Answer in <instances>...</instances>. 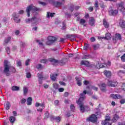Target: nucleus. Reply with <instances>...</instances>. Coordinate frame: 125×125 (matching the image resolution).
Segmentation results:
<instances>
[{
	"label": "nucleus",
	"instance_id": "nucleus-47",
	"mask_svg": "<svg viewBox=\"0 0 125 125\" xmlns=\"http://www.w3.org/2000/svg\"><path fill=\"white\" fill-rule=\"evenodd\" d=\"M110 116H106L104 122H110Z\"/></svg>",
	"mask_w": 125,
	"mask_h": 125
},
{
	"label": "nucleus",
	"instance_id": "nucleus-32",
	"mask_svg": "<svg viewBox=\"0 0 125 125\" xmlns=\"http://www.w3.org/2000/svg\"><path fill=\"white\" fill-rule=\"evenodd\" d=\"M9 121L11 124H13V123H14V122H15V117H14V116L10 117Z\"/></svg>",
	"mask_w": 125,
	"mask_h": 125
},
{
	"label": "nucleus",
	"instance_id": "nucleus-8",
	"mask_svg": "<svg viewBox=\"0 0 125 125\" xmlns=\"http://www.w3.org/2000/svg\"><path fill=\"white\" fill-rule=\"evenodd\" d=\"M37 77L39 83L42 84V80H45V78L43 77V74L42 73H38Z\"/></svg>",
	"mask_w": 125,
	"mask_h": 125
},
{
	"label": "nucleus",
	"instance_id": "nucleus-12",
	"mask_svg": "<svg viewBox=\"0 0 125 125\" xmlns=\"http://www.w3.org/2000/svg\"><path fill=\"white\" fill-rule=\"evenodd\" d=\"M107 85H108V86H111V87H115L118 85V82L108 81L107 83Z\"/></svg>",
	"mask_w": 125,
	"mask_h": 125
},
{
	"label": "nucleus",
	"instance_id": "nucleus-39",
	"mask_svg": "<svg viewBox=\"0 0 125 125\" xmlns=\"http://www.w3.org/2000/svg\"><path fill=\"white\" fill-rule=\"evenodd\" d=\"M102 124L104 125H112L111 123H109V122H106V121H102Z\"/></svg>",
	"mask_w": 125,
	"mask_h": 125
},
{
	"label": "nucleus",
	"instance_id": "nucleus-51",
	"mask_svg": "<svg viewBox=\"0 0 125 125\" xmlns=\"http://www.w3.org/2000/svg\"><path fill=\"white\" fill-rule=\"evenodd\" d=\"M37 69H42V65L41 64H39L37 65Z\"/></svg>",
	"mask_w": 125,
	"mask_h": 125
},
{
	"label": "nucleus",
	"instance_id": "nucleus-16",
	"mask_svg": "<svg viewBox=\"0 0 125 125\" xmlns=\"http://www.w3.org/2000/svg\"><path fill=\"white\" fill-rule=\"evenodd\" d=\"M110 96L113 99H122L123 98V97L119 94H111Z\"/></svg>",
	"mask_w": 125,
	"mask_h": 125
},
{
	"label": "nucleus",
	"instance_id": "nucleus-5",
	"mask_svg": "<svg viewBox=\"0 0 125 125\" xmlns=\"http://www.w3.org/2000/svg\"><path fill=\"white\" fill-rule=\"evenodd\" d=\"M49 3L53 4L54 6L55 7H59V6H61L63 3H64V0H61V1H54L55 0H47Z\"/></svg>",
	"mask_w": 125,
	"mask_h": 125
},
{
	"label": "nucleus",
	"instance_id": "nucleus-43",
	"mask_svg": "<svg viewBox=\"0 0 125 125\" xmlns=\"http://www.w3.org/2000/svg\"><path fill=\"white\" fill-rule=\"evenodd\" d=\"M39 4H42V5L43 6H45V5H46V3L45 2H42L41 1H39Z\"/></svg>",
	"mask_w": 125,
	"mask_h": 125
},
{
	"label": "nucleus",
	"instance_id": "nucleus-9",
	"mask_svg": "<svg viewBox=\"0 0 125 125\" xmlns=\"http://www.w3.org/2000/svg\"><path fill=\"white\" fill-rule=\"evenodd\" d=\"M87 120L89 121V122H91V123H95L96 121H97V117H96L95 114H93L91 115L90 117L87 119Z\"/></svg>",
	"mask_w": 125,
	"mask_h": 125
},
{
	"label": "nucleus",
	"instance_id": "nucleus-20",
	"mask_svg": "<svg viewBox=\"0 0 125 125\" xmlns=\"http://www.w3.org/2000/svg\"><path fill=\"white\" fill-rule=\"evenodd\" d=\"M104 73L106 78H110L112 76V73L109 71L105 70Z\"/></svg>",
	"mask_w": 125,
	"mask_h": 125
},
{
	"label": "nucleus",
	"instance_id": "nucleus-11",
	"mask_svg": "<svg viewBox=\"0 0 125 125\" xmlns=\"http://www.w3.org/2000/svg\"><path fill=\"white\" fill-rule=\"evenodd\" d=\"M13 20L16 23H19V22H20L21 20L18 18V17H19V14H16V13H14L13 14Z\"/></svg>",
	"mask_w": 125,
	"mask_h": 125
},
{
	"label": "nucleus",
	"instance_id": "nucleus-45",
	"mask_svg": "<svg viewBox=\"0 0 125 125\" xmlns=\"http://www.w3.org/2000/svg\"><path fill=\"white\" fill-rule=\"evenodd\" d=\"M59 104V101L56 100L54 101V104L55 105V106H58Z\"/></svg>",
	"mask_w": 125,
	"mask_h": 125
},
{
	"label": "nucleus",
	"instance_id": "nucleus-2",
	"mask_svg": "<svg viewBox=\"0 0 125 125\" xmlns=\"http://www.w3.org/2000/svg\"><path fill=\"white\" fill-rule=\"evenodd\" d=\"M62 60L65 62H63L62 61H59L53 58H49L48 60H41L40 61V62L41 63H43L44 64H46L47 63V62L49 61V62H51V63H52L53 65H55V66H56V65H58L59 63H62V64H65V63H66V61H67V59L64 58L62 59Z\"/></svg>",
	"mask_w": 125,
	"mask_h": 125
},
{
	"label": "nucleus",
	"instance_id": "nucleus-55",
	"mask_svg": "<svg viewBox=\"0 0 125 125\" xmlns=\"http://www.w3.org/2000/svg\"><path fill=\"white\" fill-rule=\"evenodd\" d=\"M121 60L123 62H125V56L124 54L121 57Z\"/></svg>",
	"mask_w": 125,
	"mask_h": 125
},
{
	"label": "nucleus",
	"instance_id": "nucleus-19",
	"mask_svg": "<svg viewBox=\"0 0 125 125\" xmlns=\"http://www.w3.org/2000/svg\"><path fill=\"white\" fill-rule=\"evenodd\" d=\"M75 79L77 81V83L78 85L79 86H81V85H82V81L83 79L82 78H81V77H76L75 78Z\"/></svg>",
	"mask_w": 125,
	"mask_h": 125
},
{
	"label": "nucleus",
	"instance_id": "nucleus-53",
	"mask_svg": "<svg viewBox=\"0 0 125 125\" xmlns=\"http://www.w3.org/2000/svg\"><path fill=\"white\" fill-rule=\"evenodd\" d=\"M83 83V84H85V85H87V84H89V82L88 81L85 80Z\"/></svg>",
	"mask_w": 125,
	"mask_h": 125
},
{
	"label": "nucleus",
	"instance_id": "nucleus-26",
	"mask_svg": "<svg viewBox=\"0 0 125 125\" xmlns=\"http://www.w3.org/2000/svg\"><path fill=\"white\" fill-rule=\"evenodd\" d=\"M77 21H80V24L81 25H83V24L85 23V20H84L83 19H80V18H78L77 19Z\"/></svg>",
	"mask_w": 125,
	"mask_h": 125
},
{
	"label": "nucleus",
	"instance_id": "nucleus-28",
	"mask_svg": "<svg viewBox=\"0 0 125 125\" xmlns=\"http://www.w3.org/2000/svg\"><path fill=\"white\" fill-rule=\"evenodd\" d=\"M4 107L6 110H9V109H10V103H9L8 102H7L6 104L4 105Z\"/></svg>",
	"mask_w": 125,
	"mask_h": 125
},
{
	"label": "nucleus",
	"instance_id": "nucleus-42",
	"mask_svg": "<svg viewBox=\"0 0 125 125\" xmlns=\"http://www.w3.org/2000/svg\"><path fill=\"white\" fill-rule=\"evenodd\" d=\"M123 74H125V71L123 70H120L118 72V75L119 76H122V75H123Z\"/></svg>",
	"mask_w": 125,
	"mask_h": 125
},
{
	"label": "nucleus",
	"instance_id": "nucleus-44",
	"mask_svg": "<svg viewBox=\"0 0 125 125\" xmlns=\"http://www.w3.org/2000/svg\"><path fill=\"white\" fill-rule=\"evenodd\" d=\"M121 11L122 12L123 15H125V7L121 9Z\"/></svg>",
	"mask_w": 125,
	"mask_h": 125
},
{
	"label": "nucleus",
	"instance_id": "nucleus-29",
	"mask_svg": "<svg viewBox=\"0 0 125 125\" xmlns=\"http://www.w3.org/2000/svg\"><path fill=\"white\" fill-rule=\"evenodd\" d=\"M41 106V107H42V108H45V106H44V103H42V104H40L39 103H36L35 104V106L36 107H39Z\"/></svg>",
	"mask_w": 125,
	"mask_h": 125
},
{
	"label": "nucleus",
	"instance_id": "nucleus-35",
	"mask_svg": "<svg viewBox=\"0 0 125 125\" xmlns=\"http://www.w3.org/2000/svg\"><path fill=\"white\" fill-rule=\"evenodd\" d=\"M53 86L55 89H58L59 88V85L56 83H54Z\"/></svg>",
	"mask_w": 125,
	"mask_h": 125
},
{
	"label": "nucleus",
	"instance_id": "nucleus-50",
	"mask_svg": "<svg viewBox=\"0 0 125 125\" xmlns=\"http://www.w3.org/2000/svg\"><path fill=\"white\" fill-rule=\"evenodd\" d=\"M70 109H71V111H72V112H74V111L75 110V106H74V105H73V104H71L70 105Z\"/></svg>",
	"mask_w": 125,
	"mask_h": 125
},
{
	"label": "nucleus",
	"instance_id": "nucleus-40",
	"mask_svg": "<svg viewBox=\"0 0 125 125\" xmlns=\"http://www.w3.org/2000/svg\"><path fill=\"white\" fill-rule=\"evenodd\" d=\"M89 47V44H85L83 47L84 50H87L88 47Z\"/></svg>",
	"mask_w": 125,
	"mask_h": 125
},
{
	"label": "nucleus",
	"instance_id": "nucleus-46",
	"mask_svg": "<svg viewBox=\"0 0 125 125\" xmlns=\"http://www.w3.org/2000/svg\"><path fill=\"white\" fill-rule=\"evenodd\" d=\"M10 70H11V72L12 73H15L16 70H15V68H14V67H11L10 68Z\"/></svg>",
	"mask_w": 125,
	"mask_h": 125
},
{
	"label": "nucleus",
	"instance_id": "nucleus-4",
	"mask_svg": "<svg viewBox=\"0 0 125 125\" xmlns=\"http://www.w3.org/2000/svg\"><path fill=\"white\" fill-rule=\"evenodd\" d=\"M39 10H40L39 8H37L35 6H34L33 4H31L26 8V12L27 13L28 17H30V12H31V11L34 12V11H38Z\"/></svg>",
	"mask_w": 125,
	"mask_h": 125
},
{
	"label": "nucleus",
	"instance_id": "nucleus-57",
	"mask_svg": "<svg viewBox=\"0 0 125 125\" xmlns=\"http://www.w3.org/2000/svg\"><path fill=\"white\" fill-rule=\"evenodd\" d=\"M31 73H30V72H27L26 73V78H27L28 79H29V78H31Z\"/></svg>",
	"mask_w": 125,
	"mask_h": 125
},
{
	"label": "nucleus",
	"instance_id": "nucleus-34",
	"mask_svg": "<svg viewBox=\"0 0 125 125\" xmlns=\"http://www.w3.org/2000/svg\"><path fill=\"white\" fill-rule=\"evenodd\" d=\"M23 91L24 94H27L28 92V88H27L26 86H24L23 88Z\"/></svg>",
	"mask_w": 125,
	"mask_h": 125
},
{
	"label": "nucleus",
	"instance_id": "nucleus-36",
	"mask_svg": "<svg viewBox=\"0 0 125 125\" xmlns=\"http://www.w3.org/2000/svg\"><path fill=\"white\" fill-rule=\"evenodd\" d=\"M90 57H91L89 55H85L83 57L82 59H88V58H90Z\"/></svg>",
	"mask_w": 125,
	"mask_h": 125
},
{
	"label": "nucleus",
	"instance_id": "nucleus-63",
	"mask_svg": "<svg viewBox=\"0 0 125 125\" xmlns=\"http://www.w3.org/2000/svg\"><path fill=\"white\" fill-rule=\"evenodd\" d=\"M59 92H63L64 91V89L63 88H60L58 89Z\"/></svg>",
	"mask_w": 125,
	"mask_h": 125
},
{
	"label": "nucleus",
	"instance_id": "nucleus-41",
	"mask_svg": "<svg viewBox=\"0 0 125 125\" xmlns=\"http://www.w3.org/2000/svg\"><path fill=\"white\" fill-rule=\"evenodd\" d=\"M11 39V38L8 37L7 39H6L4 41V43H7V42H9L10 41V40Z\"/></svg>",
	"mask_w": 125,
	"mask_h": 125
},
{
	"label": "nucleus",
	"instance_id": "nucleus-1",
	"mask_svg": "<svg viewBox=\"0 0 125 125\" xmlns=\"http://www.w3.org/2000/svg\"><path fill=\"white\" fill-rule=\"evenodd\" d=\"M85 94H86V90H85L83 91V93L80 94V98L77 102V104L80 105V111L82 112V113H83L85 110L89 111V107L88 106H83V101L85 98Z\"/></svg>",
	"mask_w": 125,
	"mask_h": 125
},
{
	"label": "nucleus",
	"instance_id": "nucleus-59",
	"mask_svg": "<svg viewBox=\"0 0 125 125\" xmlns=\"http://www.w3.org/2000/svg\"><path fill=\"white\" fill-rule=\"evenodd\" d=\"M122 89L124 91H125V83H123L122 85Z\"/></svg>",
	"mask_w": 125,
	"mask_h": 125
},
{
	"label": "nucleus",
	"instance_id": "nucleus-14",
	"mask_svg": "<svg viewBox=\"0 0 125 125\" xmlns=\"http://www.w3.org/2000/svg\"><path fill=\"white\" fill-rule=\"evenodd\" d=\"M107 65L106 63H99V62H98L97 65H96V68L97 69H100V68H106Z\"/></svg>",
	"mask_w": 125,
	"mask_h": 125
},
{
	"label": "nucleus",
	"instance_id": "nucleus-56",
	"mask_svg": "<svg viewBox=\"0 0 125 125\" xmlns=\"http://www.w3.org/2000/svg\"><path fill=\"white\" fill-rule=\"evenodd\" d=\"M30 59H27L25 61V65L28 66L29 65V63L30 62Z\"/></svg>",
	"mask_w": 125,
	"mask_h": 125
},
{
	"label": "nucleus",
	"instance_id": "nucleus-58",
	"mask_svg": "<svg viewBox=\"0 0 125 125\" xmlns=\"http://www.w3.org/2000/svg\"><path fill=\"white\" fill-rule=\"evenodd\" d=\"M45 118L47 119V118H48V116L49 115V113H48V111H46L45 114Z\"/></svg>",
	"mask_w": 125,
	"mask_h": 125
},
{
	"label": "nucleus",
	"instance_id": "nucleus-62",
	"mask_svg": "<svg viewBox=\"0 0 125 125\" xmlns=\"http://www.w3.org/2000/svg\"><path fill=\"white\" fill-rule=\"evenodd\" d=\"M59 83H60V84H61V85H66V83H64L63 82L60 81Z\"/></svg>",
	"mask_w": 125,
	"mask_h": 125
},
{
	"label": "nucleus",
	"instance_id": "nucleus-61",
	"mask_svg": "<svg viewBox=\"0 0 125 125\" xmlns=\"http://www.w3.org/2000/svg\"><path fill=\"white\" fill-rule=\"evenodd\" d=\"M118 7H120L121 9L123 8V7H124V5H123V3L118 4Z\"/></svg>",
	"mask_w": 125,
	"mask_h": 125
},
{
	"label": "nucleus",
	"instance_id": "nucleus-37",
	"mask_svg": "<svg viewBox=\"0 0 125 125\" xmlns=\"http://www.w3.org/2000/svg\"><path fill=\"white\" fill-rule=\"evenodd\" d=\"M54 120H55L56 122H57V123H59V122L61 121V118H60V117L57 116L54 118Z\"/></svg>",
	"mask_w": 125,
	"mask_h": 125
},
{
	"label": "nucleus",
	"instance_id": "nucleus-64",
	"mask_svg": "<svg viewBox=\"0 0 125 125\" xmlns=\"http://www.w3.org/2000/svg\"><path fill=\"white\" fill-rule=\"evenodd\" d=\"M120 103H121V104H125V99H122L120 101Z\"/></svg>",
	"mask_w": 125,
	"mask_h": 125
},
{
	"label": "nucleus",
	"instance_id": "nucleus-31",
	"mask_svg": "<svg viewBox=\"0 0 125 125\" xmlns=\"http://www.w3.org/2000/svg\"><path fill=\"white\" fill-rule=\"evenodd\" d=\"M119 120V115L115 114L113 116V122H117Z\"/></svg>",
	"mask_w": 125,
	"mask_h": 125
},
{
	"label": "nucleus",
	"instance_id": "nucleus-17",
	"mask_svg": "<svg viewBox=\"0 0 125 125\" xmlns=\"http://www.w3.org/2000/svg\"><path fill=\"white\" fill-rule=\"evenodd\" d=\"M113 41L115 42L118 41V40H122V36H121L120 34L117 33L115 34V37H113Z\"/></svg>",
	"mask_w": 125,
	"mask_h": 125
},
{
	"label": "nucleus",
	"instance_id": "nucleus-48",
	"mask_svg": "<svg viewBox=\"0 0 125 125\" xmlns=\"http://www.w3.org/2000/svg\"><path fill=\"white\" fill-rule=\"evenodd\" d=\"M100 5L101 7H102V8H104V7H105V6L104 4V3H103V2H101L100 3Z\"/></svg>",
	"mask_w": 125,
	"mask_h": 125
},
{
	"label": "nucleus",
	"instance_id": "nucleus-49",
	"mask_svg": "<svg viewBox=\"0 0 125 125\" xmlns=\"http://www.w3.org/2000/svg\"><path fill=\"white\" fill-rule=\"evenodd\" d=\"M5 50H6V51L7 54H9V53H10V49L9 48V47H7L5 48Z\"/></svg>",
	"mask_w": 125,
	"mask_h": 125
},
{
	"label": "nucleus",
	"instance_id": "nucleus-27",
	"mask_svg": "<svg viewBox=\"0 0 125 125\" xmlns=\"http://www.w3.org/2000/svg\"><path fill=\"white\" fill-rule=\"evenodd\" d=\"M32 99L31 97H29L27 98V105H28V106L30 105H32Z\"/></svg>",
	"mask_w": 125,
	"mask_h": 125
},
{
	"label": "nucleus",
	"instance_id": "nucleus-6",
	"mask_svg": "<svg viewBox=\"0 0 125 125\" xmlns=\"http://www.w3.org/2000/svg\"><path fill=\"white\" fill-rule=\"evenodd\" d=\"M56 42V38L53 36H49L47 38V41L46 42L47 45H52Z\"/></svg>",
	"mask_w": 125,
	"mask_h": 125
},
{
	"label": "nucleus",
	"instance_id": "nucleus-21",
	"mask_svg": "<svg viewBox=\"0 0 125 125\" xmlns=\"http://www.w3.org/2000/svg\"><path fill=\"white\" fill-rule=\"evenodd\" d=\"M120 26L122 28H125V21L124 20H120V21L119 22Z\"/></svg>",
	"mask_w": 125,
	"mask_h": 125
},
{
	"label": "nucleus",
	"instance_id": "nucleus-13",
	"mask_svg": "<svg viewBox=\"0 0 125 125\" xmlns=\"http://www.w3.org/2000/svg\"><path fill=\"white\" fill-rule=\"evenodd\" d=\"M58 76V74H57V73L51 74L50 75L51 81H53V82H55V81L57 80Z\"/></svg>",
	"mask_w": 125,
	"mask_h": 125
},
{
	"label": "nucleus",
	"instance_id": "nucleus-10",
	"mask_svg": "<svg viewBox=\"0 0 125 125\" xmlns=\"http://www.w3.org/2000/svg\"><path fill=\"white\" fill-rule=\"evenodd\" d=\"M119 13V10H110L108 11V14L110 16H116Z\"/></svg>",
	"mask_w": 125,
	"mask_h": 125
},
{
	"label": "nucleus",
	"instance_id": "nucleus-18",
	"mask_svg": "<svg viewBox=\"0 0 125 125\" xmlns=\"http://www.w3.org/2000/svg\"><path fill=\"white\" fill-rule=\"evenodd\" d=\"M67 39H70L71 41H75L77 38V35H68L66 36Z\"/></svg>",
	"mask_w": 125,
	"mask_h": 125
},
{
	"label": "nucleus",
	"instance_id": "nucleus-15",
	"mask_svg": "<svg viewBox=\"0 0 125 125\" xmlns=\"http://www.w3.org/2000/svg\"><path fill=\"white\" fill-rule=\"evenodd\" d=\"M99 86L102 91L103 92H105V91H106V84L103 83L99 85Z\"/></svg>",
	"mask_w": 125,
	"mask_h": 125
},
{
	"label": "nucleus",
	"instance_id": "nucleus-23",
	"mask_svg": "<svg viewBox=\"0 0 125 125\" xmlns=\"http://www.w3.org/2000/svg\"><path fill=\"white\" fill-rule=\"evenodd\" d=\"M103 25L104 28H109V23H108V22L106 21V20L104 19L103 20Z\"/></svg>",
	"mask_w": 125,
	"mask_h": 125
},
{
	"label": "nucleus",
	"instance_id": "nucleus-30",
	"mask_svg": "<svg viewBox=\"0 0 125 125\" xmlns=\"http://www.w3.org/2000/svg\"><path fill=\"white\" fill-rule=\"evenodd\" d=\"M54 14H55V13H50L48 12H47L46 17L47 18H50V17H53Z\"/></svg>",
	"mask_w": 125,
	"mask_h": 125
},
{
	"label": "nucleus",
	"instance_id": "nucleus-60",
	"mask_svg": "<svg viewBox=\"0 0 125 125\" xmlns=\"http://www.w3.org/2000/svg\"><path fill=\"white\" fill-rule=\"evenodd\" d=\"M92 89H93V90H95V91H97L98 88L97 87H95L94 86H93L92 87Z\"/></svg>",
	"mask_w": 125,
	"mask_h": 125
},
{
	"label": "nucleus",
	"instance_id": "nucleus-52",
	"mask_svg": "<svg viewBox=\"0 0 125 125\" xmlns=\"http://www.w3.org/2000/svg\"><path fill=\"white\" fill-rule=\"evenodd\" d=\"M93 48L95 50L98 49V48H99V45H98V44H97V45H93Z\"/></svg>",
	"mask_w": 125,
	"mask_h": 125
},
{
	"label": "nucleus",
	"instance_id": "nucleus-3",
	"mask_svg": "<svg viewBox=\"0 0 125 125\" xmlns=\"http://www.w3.org/2000/svg\"><path fill=\"white\" fill-rule=\"evenodd\" d=\"M10 64L7 60H5L4 62V74H6V76L8 77L9 76V69H10Z\"/></svg>",
	"mask_w": 125,
	"mask_h": 125
},
{
	"label": "nucleus",
	"instance_id": "nucleus-7",
	"mask_svg": "<svg viewBox=\"0 0 125 125\" xmlns=\"http://www.w3.org/2000/svg\"><path fill=\"white\" fill-rule=\"evenodd\" d=\"M39 21H40V18L38 17H34L32 19L26 20V22L27 23L30 22L32 24H39Z\"/></svg>",
	"mask_w": 125,
	"mask_h": 125
},
{
	"label": "nucleus",
	"instance_id": "nucleus-38",
	"mask_svg": "<svg viewBox=\"0 0 125 125\" xmlns=\"http://www.w3.org/2000/svg\"><path fill=\"white\" fill-rule=\"evenodd\" d=\"M38 42H39V46L40 47H42V48H44V45H43V44L41 42V41H38Z\"/></svg>",
	"mask_w": 125,
	"mask_h": 125
},
{
	"label": "nucleus",
	"instance_id": "nucleus-24",
	"mask_svg": "<svg viewBox=\"0 0 125 125\" xmlns=\"http://www.w3.org/2000/svg\"><path fill=\"white\" fill-rule=\"evenodd\" d=\"M89 23L91 26H93L94 23H95V21L93 18H90L89 20Z\"/></svg>",
	"mask_w": 125,
	"mask_h": 125
},
{
	"label": "nucleus",
	"instance_id": "nucleus-22",
	"mask_svg": "<svg viewBox=\"0 0 125 125\" xmlns=\"http://www.w3.org/2000/svg\"><path fill=\"white\" fill-rule=\"evenodd\" d=\"M81 64L84 65L85 66L88 67V66H89V62L86 61H82L81 62Z\"/></svg>",
	"mask_w": 125,
	"mask_h": 125
},
{
	"label": "nucleus",
	"instance_id": "nucleus-25",
	"mask_svg": "<svg viewBox=\"0 0 125 125\" xmlns=\"http://www.w3.org/2000/svg\"><path fill=\"white\" fill-rule=\"evenodd\" d=\"M111 38L112 36H111L110 33H106L105 37H104V39H105V40H111Z\"/></svg>",
	"mask_w": 125,
	"mask_h": 125
},
{
	"label": "nucleus",
	"instance_id": "nucleus-54",
	"mask_svg": "<svg viewBox=\"0 0 125 125\" xmlns=\"http://www.w3.org/2000/svg\"><path fill=\"white\" fill-rule=\"evenodd\" d=\"M21 104H24V103H26V99H22L21 100Z\"/></svg>",
	"mask_w": 125,
	"mask_h": 125
},
{
	"label": "nucleus",
	"instance_id": "nucleus-33",
	"mask_svg": "<svg viewBox=\"0 0 125 125\" xmlns=\"http://www.w3.org/2000/svg\"><path fill=\"white\" fill-rule=\"evenodd\" d=\"M12 90H13V91L19 90V87H18L17 86H13L12 87Z\"/></svg>",
	"mask_w": 125,
	"mask_h": 125
}]
</instances>
